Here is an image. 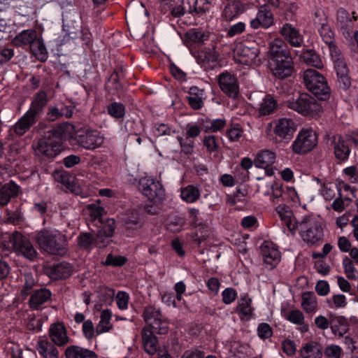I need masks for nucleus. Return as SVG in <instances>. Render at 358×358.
<instances>
[{"mask_svg": "<svg viewBox=\"0 0 358 358\" xmlns=\"http://www.w3.org/2000/svg\"><path fill=\"white\" fill-rule=\"evenodd\" d=\"M270 65L273 75L284 79L291 76L293 71V61L285 43L275 38L269 44Z\"/></svg>", "mask_w": 358, "mask_h": 358, "instance_id": "1", "label": "nucleus"}, {"mask_svg": "<svg viewBox=\"0 0 358 358\" xmlns=\"http://www.w3.org/2000/svg\"><path fill=\"white\" fill-rule=\"evenodd\" d=\"M41 249L50 255L64 256L68 250L66 236L58 231L43 229L36 236Z\"/></svg>", "mask_w": 358, "mask_h": 358, "instance_id": "2", "label": "nucleus"}, {"mask_svg": "<svg viewBox=\"0 0 358 358\" xmlns=\"http://www.w3.org/2000/svg\"><path fill=\"white\" fill-rule=\"evenodd\" d=\"M296 224L301 239L309 246L320 244L324 237V229L320 222L313 216L306 215Z\"/></svg>", "mask_w": 358, "mask_h": 358, "instance_id": "3", "label": "nucleus"}, {"mask_svg": "<svg viewBox=\"0 0 358 358\" xmlns=\"http://www.w3.org/2000/svg\"><path fill=\"white\" fill-rule=\"evenodd\" d=\"M285 105L288 108L310 117H320L323 113L320 102L307 93H302L296 99L287 101Z\"/></svg>", "mask_w": 358, "mask_h": 358, "instance_id": "4", "label": "nucleus"}, {"mask_svg": "<svg viewBox=\"0 0 358 358\" xmlns=\"http://www.w3.org/2000/svg\"><path fill=\"white\" fill-rule=\"evenodd\" d=\"M303 81L307 89L320 100L330 97V88L325 78L314 69H307L303 73Z\"/></svg>", "mask_w": 358, "mask_h": 358, "instance_id": "5", "label": "nucleus"}, {"mask_svg": "<svg viewBox=\"0 0 358 358\" xmlns=\"http://www.w3.org/2000/svg\"><path fill=\"white\" fill-rule=\"evenodd\" d=\"M57 134L56 130H51L48 132L45 138L38 139L34 145L36 154L48 158L58 155L62 150V145L59 135L55 137Z\"/></svg>", "mask_w": 358, "mask_h": 358, "instance_id": "6", "label": "nucleus"}, {"mask_svg": "<svg viewBox=\"0 0 358 358\" xmlns=\"http://www.w3.org/2000/svg\"><path fill=\"white\" fill-rule=\"evenodd\" d=\"M72 138L77 145L89 150L101 147L105 139L99 131L90 129H78L74 133Z\"/></svg>", "mask_w": 358, "mask_h": 358, "instance_id": "7", "label": "nucleus"}, {"mask_svg": "<svg viewBox=\"0 0 358 358\" xmlns=\"http://www.w3.org/2000/svg\"><path fill=\"white\" fill-rule=\"evenodd\" d=\"M237 62L244 65H260L262 60L259 56V50L253 42L245 41L236 45L234 50Z\"/></svg>", "mask_w": 358, "mask_h": 358, "instance_id": "8", "label": "nucleus"}, {"mask_svg": "<svg viewBox=\"0 0 358 358\" xmlns=\"http://www.w3.org/2000/svg\"><path fill=\"white\" fill-rule=\"evenodd\" d=\"M138 189L154 203L162 202L166 197L163 185L159 181L149 177H143L140 179Z\"/></svg>", "mask_w": 358, "mask_h": 358, "instance_id": "9", "label": "nucleus"}, {"mask_svg": "<svg viewBox=\"0 0 358 358\" xmlns=\"http://www.w3.org/2000/svg\"><path fill=\"white\" fill-rule=\"evenodd\" d=\"M317 144V136L312 129H303L299 131L292 145L294 153L303 155L311 151Z\"/></svg>", "mask_w": 358, "mask_h": 358, "instance_id": "10", "label": "nucleus"}, {"mask_svg": "<svg viewBox=\"0 0 358 358\" xmlns=\"http://www.w3.org/2000/svg\"><path fill=\"white\" fill-rule=\"evenodd\" d=\"M10 242L15 252L18 255L33 260L37 252L32 243L20 232H15L10 238Z\"/></svg>", "mask_w": 358, "mask_h": 358, "instance_id": "11", "label": "nucleus"}, {"mask_svg": "<svg viewBox=\"0 0 358 358\" xmlns=\"http://www.w3.org/2000/svg\"><path fill=\"white\" fill-rule=\"evenodd\" d=\"M48 337L50 341L59 348L64 347L72 341L66 326L62 322L50 324L48 329Z\"/></svg>", "mask_w": 358, "mask_h": 358, "instance_id": "12", "label": "nucleus"}, {"mask_svg": "<svg viewBox=\"0 0 358 358\" xmlns=\"http://www.w3.org/2000/svg\"><path fill=\"white\" fill-rule=\"evenodd\" d=\"M219 85L222 91L231 98H236L239 92V85L236 76L224 72L219 76Z\"/></svg>", "mask_w": 358, "mask_h": 358, "instance_id": "13", "label": "nucleus"}, {"mask_svg": "<svg viewBox=\"0 0 358 358\" xmlns=\"http://www.w3.org/2000/svg\"><path fill=\"white\" fill-rule=\"evenodd\" d=\"M296 129L294 122L289 118H280L275 124L274 133L280 140L289 141Z\"/></svg>", "mask_w": 358, "mask_h": 358, "instance_id": "14", "label": "nucleus"}, {"mask_svg": "<svg viewBox=\"0 0 358 358\" xmlns=\"http://www.w3.org/2000/svg\"><path fill=\"white\" fill-rule=\"evenodd\" d=\"M273 24V15L269 8L260 6L257 16L250 21V27L254 29L259 27L267 29Z\"/></svg>", "mask_w": 358, "mask_h": 358, "instance_id": "15", "label": "nucleus"}, {"mask_svg": "<svg viewBox=\"0 0 358 358\" xmlns=\"http://www.w3.org/2000/svg\"><path fill=\"white\" fill-rule=\"evenodd\" d=\"M45 272L52 280L65 279L72 274L73 266L68 262H62L47 266Z\"/></svg>", "mask_w": 358, "mask_h": 358, "instance_id": "16", "label": "nucleus"}, {"mask_svg": "<svg viewBox=\"0 0 358 358\" xmlns=\"http://www.w3.org/2000/svg\"><path fill=\"white\" fill-rule=\"evenodd\" d=\"M36 122V117L29 112H26L18 121L10 129V135L23 136Z\"/></svg>", "mask_w": 358, "mask_h": 358, "instance_id": "17", "label": "nucleus"}, {"mask_svg": "<svg viewBox=\"0 0 358 358\" xmlns=\"http://www.w3.org/2000/svg\"><path fill=\"white\" fill-rule=\"evenodd\" d=\"M262 255L264 263L269 269H273L279 263L280 255L273 243L265 241L261 246Z\"/></svg>", "mask_w": 358, "mask_h": 358, "instance_id": "18", "label": "nucleus"}, {"mask_svg": "<svg viewBox=\"0 0 358 358\" xmlns=\"http://www.w3.org/2000/svg\"><path fill=\"white\" fill-rule=\"evenodd\" d=\"M185 5L187 12L196 17H203L212 7L209 0H185Z\"/></svg>", "mask_w": 358, "mask_h": 358, "instance_id": "19", "label": "nucleus"}, {"mask_svg": "<svg viewBox=\"0 0 358 358\" xmlns=\"http://www.w3.org/2000/svg\"><path fill=\"white\" fill-rule=\"evenodd\" d=\"M348 137L345 139L341 135L334 136L332 143L334 145V155L337 159L344 162L348 159L350 154Z\"/></svg>", "mask_w": 358, "mask_h": 358, "instance_id": "20", "label": "nucleus"}, {"mask_svg": "<svg viewBox=\"0 0 358 358\" xmlns=\"http://www.w3.org/2000/svg\"><path fill=\"white\" fill-rule=\"evenodd\" d=\"M280 33L294 47H300L303 43L302 36L295 27L289 23H286L282 27Z\"/></svg>", "mask_w": 358, "mask_h": 358, "instance_id": "21", "label": "nucleus"}, {"mask_svg": "<svg viewBox=\"0 0 358 358\" xmlns=\"http://www.w3.org/2000/svg\"><path fill=\"white\" fill-rule=\"evenodd\" d=\"M187 102L194 110L201 109L203 106V101L206 99L205 91L203 89L196 86H192L189 89Z\"/></svg>", "mask_w": 358, "mask_h": 358, "instance_id": "22", "label": "nucleus"}, {"mask_svg": "<svg viewBox=\"0 0 358 358\" xmlns=\"http://www.w3.org/2000/svg\"><path fill=\"white\" fill-rule=\"evenodd\" d=\"M36 350L43 358H59L57 346L47 339L39 340L36 344Z\"/></svg>", "mask_w": 358, "mask_h": 358, "instance_id": "23", "label": "nucleus"}, {"mask_svg": "<svg viewBox=\"0 0 358 358\" xmlns=\"http://www.w3.org/2000/svg\"><path fill=\"white\" fill-rule=\"evenodd\" d=\"M66 358H98L93 350L77 345L68 346L64 350Z\"/></svg>", "mask_w": 358, "mask_h": 358, "instance_id": "24", "label": "nucleus"}, {"mask_svg": "<svg viewBox=\"0 0 358 358\" xmlns=\"http://www.w3.org/2000/svg\"><path fill=\"white\" fill-rule=\"evenodd\" d=\"M142 342L145 351L149 355H154L158 351V341L153 332L147 327L141 331Z\"/></svg>", "mask_w": 358, "mask_h": 358, "instance_id": "25", "label": "nucleus"}, {"mask_svg": "<svg viewBox=\"0 0 358 358\" xmlns=\"http://www.w3.org/2000/svg\"><path fill=\"white\" fill-rule=\"evenodd\" d=\"M275 210L289 230L294 232L296 229V223H299V220L294 217L290 208L286 205H279L276 207Z\"/></svg>", "mask_w": 358, "mask_h": 358, "instance_id": "26", "label": "nucleus"}, {"mask_svg": "<svg viewBox=\"0 0 358 358\" xmlns=\"http://www.w3.org/2000/svg\"><path fill=\"white\" fill-rule=\"evenodd\" d=\"M331 329L336 336L343 337L349 330V323L343 316H334L330 319Z\"/></svg>", "mask_w": 358, "mask_h": 358, "instance_id": "27", "label": "nucleus"}, {"mask_svg": "<svg viewBox=\"0 0 358 358\" xmlns=\"http://www.w3.org/2000/svg\"><path fill=\"white\" fill-rule=\"evenodd\" d=\"M19 189V186L13 182L3 185L0 189V205H7L12 198L17 196Z\"/></svg>", "mask_w": 358, "mask_h": 358, "instance_id": "28", "label": "nucleus"}, {"mask_svg": "<svg viewBox=\"0 0 358 358\" xmlns=\"http://www.w3.org/2000/svg\"><path fill=\"white\" fill-rule=\"evenodd\" d=\"M51 295L50 291L46 288H41L34 291L29 301L30 307L33 309H38L41 306L50 300Z\"/></svg>", "mask_w": 358, "mask_h": 358, "instance_id": "29", "label": "nucleus"}, {"mask_svg": "<svg viewBox=\"0 0 358 358\" xmlns=\"http://www.w3.org/2000/svg\"><path fill=\"white\" fill-rule=\"evenodd\" d=\"M48 103V96L45 92L41 90L36 93L32 100L31 107L27 112L36 117L42 112Z\"/></svg>", "mask_w": 358, "mask_h": 358, "instance_id": "30", "label": "nucleus"}, {"mask_svg": "<svg viewBox=\"0 0 358 358\" xmlns=\"http://www.w3.org/2000/svg\"><path fill=\"white\" fill-rule=\"evenodd\" d=\"M300 354L302 358H322V346L316 341H309L301 348Z\"/></svg>", "mask_w": 358, "mask_h": 358, "instance_id": "31", "label": "nucleus"}, {"mask_svg": "<svg viewBox=\"0 0 358 358\" xmlns=\"http://www.w3.org/2000/svg\"><path fill=\"white\" fill-rule=\"evenodd\" d=\"M37 35V31L33 29L23 30L15 36L12 43L17 47L29 45Z\"/></svg>", "mask_w": 358, "mask_h": 358, "instance_id": "32", "label": "nucleus"}, {"mask_svg": "<svg viewBox=\"0 0 358 358\" xmlns=\"http://www.w3.org/2000/svg\"><path fill=\"white\" fill-rule=\"evenodd\" d=\"M275 159V154L272 151L266 150L257 155L254 164L258 168L266 169L274 164Z\"/></svg>", "mask_w": 358, "mask_h": 358, "instance_id": "33", "label": "nucleus"}, {"mask_svg": "<svg viewBox=\"0 0 358 358\" xmlns=\"http://www.w3.org/2000/svg\"><path fill=\"white\" fill-rule=\"evenodd\" d=\"M29 48L32 54L41 62H45L48 59V51L44 43L38 35L29 45Z\"/></svg>", "mask_w": 358, "mask_h": 358, "instance_id": "34", "label": "nucleus"}, {"mask_svg": "<svg viewBox=\"0 0 358 358\" xmlns=\"http://www.w3.org/2000/svg\"><path fill=\"white\" fill-rule=\"evenodd\" d=\"M208 38V34L196 29H189L185 34L186 41L191 45H201Z\"/></svg>", "mask_w": 358, "mask_h": 358, "instance_id": "35", "label": "nucleus"}, {"mask_svg": "<svg viewBox=\"0 0 358 358\" xmlns=\"http://www.w3.org/2000/svg\"><path fill=\"white\" fill-rule=\"evenodd\" d=\"M236 311L241 320H248L252 315L253 309L251 307V299L247 296L242 297L238 301Z\"/></svg>", "mask_w": 358, "mask_h": 358, "instance_id": "36", "label": "nucleus"}, {"mask_svg": "<svg viewBox=\"0 0 358 358\" xmlns=\"http://www.w3.org/2000/svg\"><path fill=\"white\" fill-rule=\"evenodd\" d=\"M248 9V5L247 4H236L234 3H229L223 10L222 16L227 21L232 20L236 17L240 13L244 12Z\"/></svg>", "mask_w": 358, "mask_h": 358, "instance_id": "37", "label": "nucleus"}, {"mask_svg": "<svg viewBox=\"0 0 358 358\" xmlns=\"http://www.w3.org/2000/svg\"><path fill=\"white\" fill-rule=\"evenodd\" d=\"M278 103L271 94L265 96L258 109L259 115H268L277 108Z\"/></svg>", "mask_w": 358, "mask_h": 358, "instance_id": "38", "label": "nucleus"}, {"mask_svg": "<svg viewBox=\"0 0 358 358\" xmlns=\"http://www.w3.org/2000/svg\"><path fill=\"white\" fill-rule=\"evenodd\" d=\"M301 306L306 313H312L317 310V301L315 294L306 292L302 295Z\"/></svg>", "mask_w": 358, "mask_h": 358, "instance_id": "39", "label": "nucleus"}, {"mask_svg": "<svg viewBox=\"0 0 358 358\" xmlns=\"http://www.w3.org/2000/svg\"><path fill=\"white\" fill-rule=\"evenodd\" d=\"M111 317L112 313L109 309H105L101 312V320L96 327V333L97 334L109 331L113 328V324L110 322Z\"/></svg>", "mask_w": 358, "mask_h": 358, "instance_id": "40", "label": "nucleus"}, {"mask_svg": "<svg viewBox=\"0 0 358 358\" xmlns=\"http://www.w3.org/2000/svg\"><path fill=\"white\" fill-rule=\"evenodd\" d=\"M201 193L198 187L189 185L181 189V199L187 203H194L200 197Z\"/></svg>", "mask_w": 358, "mask_h": 358, "instance_id": "41", "label": "nucleus"}, {"mask_svg": "<svg viewBox=\"0 0 358 358\" xmlns=\"http://www.w3.org/2000/svg\"><path fill=\"white\" fill-rule=\"evenodd\" d=\"M143 316L146 324L152 327L153 324H156V322L162 318L163 315L159 308L149 306L145 308Z\"/></svg>", "mask_w": 358, "mask_h": 358, "instance_id": "42", "label": "nucleus"}, {"mask_svg": "<svg viewBox=\"0 0 358 358\" xmlns=\"http://www.w3.org/2000/svg\"><path fill=\"white\" fill-rule=\"evenodd\" d=\"M95 238L89 232H82L77 238V244L80 249L90 251L95 245Z\"/></svg>", "mask_w": 358, "mask_h": 358, "instance_id": "43", "label": "nucleus"}, {"mask_svg": "<svg viewBox=\"0 0 358 358\" xmlns=\"http://www.w3.org/2000/svg\"><path fill=\"white\" fill-rule=\"evenodd\" d=\"M302 58L307 65L314 66L317 69L323 67L322 61L319 55L312 50H306L302 54Z\"/></svg>", "mask_w": 358, "mask_h": 358, "instance_id": "44", "label": "nucleus"}, {"mask_svg": "<svg viewBox=\"0 0 358 358\" xmlns=\"http://www.w3.org/2000/svg\"><path fill=\"white\" fill-rule=\"evenodd\" d=\"M101 228L97 233L98 240L104 234L105 237L113 236L115 229V221L112 218L106 219V222H102Z\"/></svg>", "mask_w": 358, "mask_h": 358, "instance_id": "45", "label": "nucleus"}, {"mask_svg": "<svg viewBox=\"0 0 358 358\" xmlns=\"http://www.w3.org/2000/svg\"><path fill=\"white\" fill-rule=\"evenodd\" d=\"M322 195L326 200L331 201L341 195V189L334 183L324 184L322 189Z\"/></svg>", "mask_w": 358, "mask_h": 358, "instance_id": "46", "label": "nucleus"}, {"mask_svg": "<svg viewBox=\"0 0 358 358\" xmlns=\"http://www.w3.org/2000/svg\"><path fill=\"white\" fill-rule=\"evenodd\" d=\"M107 112L111 117L120 119L125 115V107L122 103L113 102L107 106Z\"/></svg>", "mask_w": 358, "mask_h": 358, "instance_id": "47", "label": "nucleus"}, {"mask_svg": "<svg viewBox=\"0 0 358 358\" xmlns=\"http://www.w3.org/2000/svg\"><path fill=\"white\" fill-rule=\"evenodd\" d=\"M343 266L344 271L348 279L357 280L358 278V271L355 268L352 261L348 257L343 258Z\"/></svg>", "mask_w": 358, "mask_h": 358, "instance_id": "48", "label": "nucleus"}, {"mask_svg": "<svg viewBox=\"0 0 358 358\" xmlns=\"http://www.w3.org/2000/svg\"><path fill=\"white\" fill-rule=\"evenodd\" d=\"M125 129L130 135L138 136L145 131V128L141 122H136L133 120H128L125 124Z\"/></svg>", "mask_w": 358, "mask_h": 358, "instance_id": "49", "label": "nucleus"}, {"mask_svg": "<svg viewBox=\"0 0 358 358\" xmlns=\"http://www.w3.org/2000/svg\"><path fill=\"white\" fill-rule=\"evenodd\" d=\"M127 262V258L123 256H115L112 254L108 255L106 259L102 264L104 266H121Z\"/></svg>", "mask_w": 358, "mask_h": 358, "instance_id": "50", "label": "nucleus"}, {"mask_svg": "<svg viewBox=\"0 0 358 358\" xmlns=\"http://www.w3.org/2000/svg\"><path fill=\"white\" fill-rule=\"evenodd\" d=\"M155 135L157 137L171 136L176 133V130L173 129L166 124H155Z\"/></svg>", "mask_w": 358, "mask_h": 358, "instance_id": "51", "label": "nucleus"}, {"mask_svg": "<svg viewBox=\"0 0 358 358\" xmlns=\"http://www.w3.org/2000/svg\"><path fill=\"white\" fill-rule=\"evenodd\" d=\"M177 140L179 142L181 151L187 155L192 154L194 151V142L193 140L186 138L185 140L183 138L178 136Z\"/></svg>", "mask_w": 358, "mask_h": 358, "instance_id": "52", "label": "nucleus"}, {"mask_svg": "<svg viewBox=\"0 0 358 358\" xmlns=\"http://www.w3.org/2000/svg\"><path fill=\"white\" fill-rule=\"evenodd\" d=\"M318 31L325 43H331L334 41V33L328 23L322 24V27L318 29Z\"/></svg>", "mask_w": 358, "mask_h": 358, "instance_id": "53", "label": "nucleus"}, {"mask_svg": "<svg viewBox=\"0 0 358 358\" xmlns=\"http://www.w3.org/2000/svg\"><path fill=\"white\" fill-rule=\"evenodd\" d=\"M286 319L294 324H299L303 323L305 317L301 310H292L287 314Z\"/></svg>", "mask_w": 358, "mask_h": 358, "instance_id": "54", "label": "nucleus"}, {"mask_svg": "<svg viewBox=\"0 0 358 358\" xmlns=\"http://www.w3.org/2000/svg\"><path fill=\"white\" fill-rule=\"evenodd\" d=\"M210 125L205 126L206 131L217 132L220 131L226 125V120L224 119H216L207 122Z\"/></svg>", "mask_w": 358, "mask_h": 358, "instance_id": "55", "label": "nucleus"}, {"mask_svg": "<svg viewBox=\"0 0 358 358\" xmlns=\"http://www.w3.org/2000/svg\"><path fill=\"white\" fill-rule=\"evenodd\" d=\"M152 329L155 330L159 334H165L169 330V322L164 316L153 324L151 327Z\"/></svg>", "mask_w": 358, "mask_h": 358, "instance_id": "56", "label": "nucleus"}, {"mask_svg": "<svg viewBox=\"0 0 358 358\" xmlns=\"http://www.w3.org/2000/svg\"><path fill=\"white\" fill-rule=\"evenodd\" d=\"M119 78L120 76L115 71L110 75L108 79L107 87L109 89V90L112 91V93L118 91L121 88V85L119 83Z\"/></svg>", "mask_w": 358, "mask_h": 358, "instance_id": "57", "label": "nucleus"}, {"mask_svg": "<svg viewBox=\"0 0 358 358\" xmlns=\"http://www.w3.org/2000/svg\"><path fill=\"white\" fill-rule=\"evenodd\" d=\"M115 299L117 305L120 309L125 310L127 308L129 295L127 292H118Z\"/></svg>", "mask_w": 358, "mask_h": 358, "instance_id": "58", "label": "nucleus"}, {"mask_svg": "<svg viewBox=\"0 0 358 358\" xmlns=\"http://www.w3.org/2000/svg\"><path fill=\"white\" fill-rule=\"evenodd\" d=\"M82 330L84 336L87 339H91L94 336L96 329H94V324L90 320L85 321L83 324Z\"/></svg>", "mask_w": 358, "mask_h": 358, "instance_id": "59", "label": "nucleus"}, {"mask_svg": "<svg viewBox=\"0 0 358 358\" xmlns=\"http://www.w3.org/2000/svg\"><path fill=\"white\" fill-rule=\"evenodd\" d=\"M42 322L40 319H37L34 315H29L27 322V328L31 331H41Z\"/></svg>", "mask_w": 358, "mask_h": 358, "instance_id": "60", "label": "nucleus"}, {"mask_svg": "<svg viewBox=\"0 0 358 358\" xmlns=\"http://www.w3.org/2000/svg\"><path fill=\"white\" fill-rule=\"evenodd\" d=\"M90 210V216L91 219L94 221L98 220L99 222L102 223V213L103 209L99 206H96L95 205H91L89 208Z\"/></svg>", "mask_w": 358, "mask_h": 358, "instance_id": "61", "label": "nucleus"}, {"mask_svg": "<svg viewBox=\"0 0 358 358\" xmlns=\"http://www.w3.org/2000/svg\"><path fill=\"white\" fill-rule=\"evenodd\" d=\"M334 68L337 75H343L345 73H349L347 64L343 57L341 59H336V60L334 61Z\"/></svg>", "mask_w": 358, "mask_h": 358, "instance_id": "62", "label": "nucleus"}, {"mask_svg": "<svg viewBox=\"0 0 358 358\" xmlns=\"http://www.w3.org/2000/svg\"><path fill=\"white\" fill-rule=\"evenodd\" d=\"M334 201L331 204V208L335 211L342 212L345 208V201H350V199L348 197L342 198L341 194L338 196V197L334 198Z\"/></svg>", "mask_w": 358, "mask_h": 358, "instance_id": "63", "label": "nucleus"}, {"mask_svg": "<svg viewBox=\"0 0 358 358\" xmlns=\"http://www.w3.org/2000/svg\"><path fill=\"white\" fill-rule=\"evenodd\" d=\"M341 351V348L338 345H331L325 348L324 354L328 357L340 358Z\"/></svg>", "mask_w": 358, "mask_h": 358, "instance_id": "64", "label": "nucleus"}]
</instances>
